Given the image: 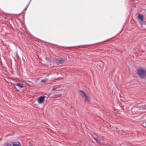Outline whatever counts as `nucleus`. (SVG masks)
<instances>
[{
	"label": "nucleus",
	"instance_id": "1",
	"mask_svg": "<svg viewBox=\"0 0 146 146\" xmlns=\"http://www.w3.org/2000/svg\"><path fill=\"white\" fill-rule=\"evenodd\" d=\"M79 92L80 95L82 98L84 100L85 102H89L90 101V98L88 95L86 94L82 90H80Z\"/></svg>",
	"mask_w": 146,
	"mask_h": 146
},
{
	"label": "nucleus",
	"instance_id": "2",
	"mask_svg": "<svg viewBox=\"0 0 146 146\" xmlns=\"http://www.w3.org/2000/svg\"><path fill=\"white\" fill-rule=\"evenodd\" d=\"M137 74L141 78H143L146 76V71L140 68L137 70Z\"/></svg>",
	"mask_w": 146,
	"mask_h": 146
},
{
	"label": "nucleus",
	"instance_id": "3",
	"mask_svg": "<svg viewBox=\"0 0 146 146\" xmlns=\"http://www.w3.org/2000/svg\"><path fill=\"white\" fill-rule=\"evenodd\" d=\"M45 96H41L38 100V102L39 104H42L44 102Z\"/></svg>",
	"mask_w": 146,
	"mask_h": 146
},
{
	"label": "nucleus",
	"instance_id": "4",
	"mask_svg": "<svg viewBox=\"0 0 146 146\" xmlns=\"http://www.w3.org/2000/svg\"><path fill=\"white\" fill-rule=\"evenodd\" d=\"M12 145L13 146H21V144L19 142H13Z\"/></svg>",
	"mask_w": 146,
	"mask_h": 146
},
{
	"label": "nucleus",
	"instance_id": "5",
	"mask_svg": "<svg viewBox=\"0 0 146 146\" xmlns=\"http://www.w3.org/2000/svg\"><path fill=\"white\" fill-rule=\"evenodd\" d=\"M14 85L15 86H17L21 88L24 87V85L21 83H17L15 84Z\"/></svg>",
	"mask_w": 146,
	"mask_h": 146
},
{
	"label": "nucleus",
	"instance_id": "6",
	"mask_svg": "<svg viewBox=\"0 0 146 146\" xmlns=\"http://www.w3.org/2000/svg\"><path fill=\"white\" fill-rule=\"evenodd\" d=\"M60 87V86L59 85H55L52 87V90L53 91H55L56 89L59 88Z\"/></svg>",
	"mask_w": 146,
	"mask_h": 146
},
{
	"label": "nucleus",
	"instance_id": "7",
	"mask_svg": "<svg viewBox=\"0 0 146 146\" xmlns=\"http://www.w3.org/2000/svg\"><path fill=\"white\" fill-rule=\"evenodd\" d=\"M138 17L139 19L141 21H143V17L142 15L141 14H139L138 15Z\"/></svg>",
	"mask_w": 146,
	"mask_h": 146
},
{
	"label": "nucleus",
	"instance_id": "8",
	"mask_svg": "<svg viewBox=\"0 0 146 146\" xmlns=\"http://www.w3.org/2000/svg\"><path fill=\"white\" fill-rule=\"evenodd\" d=\"M58 62L59 64H62L64 61V60L63 59L61 58L58 59Z\"/></svg>",
	"mask_w": 146,
	"mask_h": 146
},
{
	"label": "nucleus",
	"instance_id": "9",
	"mask_svg": "<svg viewBox=\"0 0 146 146\" xmlns=\"http://www.w3.org/2000/svg\"><path fill=\"white\" fill-rule=\"evenodd\" d=\"M93 138L97 143H100V141H99V139H98L94 137H93Z\"/></svg>",
	"mask_w": 146,
	"mask_h": 146
},
{
	"label": "nucleus",
	"instance_id": "10",
	"mask_svg": "<svg viewBox=\"0 0 146 146\" xmlns=\"http://www.w3.org/2000/svg\"><path fill=\"white\" fill-rule=\"evenodd\" d=\"M55 96L56 97H61L62 96V95L60 94H55Z\"/></svg>",
	"mask_w": 146,
	"mask_h": 146
},
{
	"label": "nucleus",
	"instance_id": "11",
	"mask_svg": "<svg viewBox=\"0 0 146 146\" xmlns=\"http://www.w3.org/2000/svg\"><path fill=\"white\" fill-rule=\"evenodd\" d=\"M41 81L42 82H43L44 83H45L46 82V81L45 80H41Z\"/></svg>",
	"mask_w": 146,
	"mask_h": 146
},
{
	"label": "nucleus",
	"instance_id": "12",
	"mask_svg": "<svg viewBox=\"0 0 146 146\" xmlns=\"http://www.w3.org/2000/svg\"><path fill=\"white\" fill-rule=\"evenodd\" d=\"M5 146H11V144H8L7 145Z\"/></svg>",
	"mask_w": 146,
	"mask_h": 146
},
{
	"label": "nucleus",
	"instance_id": "13",
	"mask_svg": "<svg viewBox=\"0 0 146 146\" xmlns=\"http://www.w3.org/2000/svg\"><path fill=\"white\" fill-rule=\"evenodd\" d=\"M30 82L29 81H26V82H25L26 84H27L28 83V82Z\"/></svg>",
	"mask_w": 146,
	"mask_h": 146
},
{
	"label": "nucleus",
	"instance_id": "14",
	"mask_svg": "<svg viewBox=\"0 0 146 146\" xmlns=\"http://www.w3.org/2000/svg\"><path fill=\"white\" fill-rule=\"evenodd\" d=\"M145 109V108H142V109Z\"/></svg>",
	"mask_w": 146,
	"mask_h": 146
},
{
	"label": "nucleus",
	"instance_id": "15",
	"mask_svg": "<svg viewBox=\"0 0 146 146\" xmlns=\"http://www.w3.org/2000/svg\"><path fill=\"white\" fill-rule=\"evenodd\" d=\"M130 1H132V0H130Z\"/></svg>",
	"mask_w": 146,
	"mask_h": 146
}]
</instances>
